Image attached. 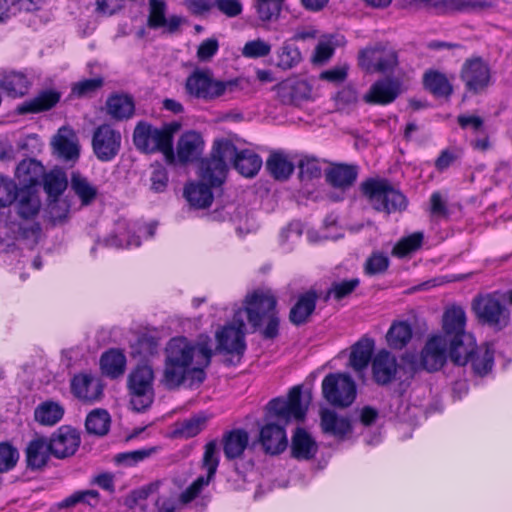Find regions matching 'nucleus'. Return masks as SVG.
I'll list each match as a JSON object with an SVG mask.
<instances>
[{
  "mask_svg": "<svg viewBox=\"0 0 512 512\" xmlns=\"http://www.w3.org/2000/svg\"><path fill=\"white\" fill-rule=\"evenodd\" d=\"M276 298L270 290L257 289L246 296L245 306L234 313L233 321L217 331V348L227 354L241 356L245 349V323L247 318L254 329H259L264 323L262 335L273 339L278 335L279 318L276 313Z\"/></svg>",
  "mask_w": 512,
  "mask_h": 512,
  "instance_id": "nucleus-1",
  "label": "nucleus"
},
{
  "mask_svg": "<svg viewBox=\"0 0 512 512\" xmlns=\"http://www.w3.org/2000/svg\"><path fill=\"white\" fill-rule=\"evenodd\" d=\"M211 340L200 337L196 342L186 337L172 338L165 348V361L160 383L168 390L185 385H200L205 368L211 362Z\"/></svg>",
  "mask_w": 512,
  "mask_h": 512,
  "instance_id": "nucleus-2",
  "label": "nucleus"
},
{
  "mask_svg": "<svg viewBox=\"0 0 512 512\" xmlns=\"http://www.w3.org/2000/svg\"><path fill=\"white\" fill-rule=\"evenodd\" d=\"M310 403V394L304 395L300 386L293 387L288 398H275L269 401L265 425L260 430V443L266 453L276 455L283 452L288 445L285 432L291 421H302Z\"/></svg>",
  "mask_w": 512,
  "mask_h": 512,
  "instance_id": "nucleus-3",
  "label": "nucleus"
},
{
  "mask_svg": "<svg viewBox=\"0 0 512 512\" xmlns=\"http://www.w3.org/2000/svg\"><path fill=\"white\" fill-rule=\"evenodd\" d=\"M180 128L181 124L177 121L166 123L161 128H155L145 121H140L133 132V143L141 152L160 151L167 157L173 158V138Z\"/></svg>",
  "mask_w": 512,
  "mask_h": 512,
  "instance_id": "nucleus-4",
  "label": "nucleus"
},
{
  "mask_svg": "<svg viewBox=\"0 0 512 512\" xmlns=\"http://www.w3.org/2000/svg\"><path fill=\"white\" fill-rule=\"evenodd\" d=\"M228 165L221 154L220 141H215L210 155L203 158L198 167V182H190L183 192H211L226 181Z\"/></svg>",
  "mask_w": 512,
  "mask_h": 512,
  "instance_id": "nucleus-5",
  "label": "nucleus"
},
{
  "mask_svg": "<svg viewBox=\"0 0 512 512\" xmlns=\"http://www.w3.org/2000/svg\"><path fill=\"white\" fill-rule=\"evenodd\" d=\"M239 84L238 79L217 80L210 69H195L185 82L188 96L206 102L213 101L227 92H233Z\"/></svg>",
  "mask_w": 512,
  "mask_h": 512,
  "instance_id": "nucleus-6",
  "label": "nucleus"
},
{
  "mask_svg": "<svg viewBox=\"0 0 512 512\" xmlns=\"http://www.w3.org/2000/svg\"><path fill=\"white\" fill-rule=\"evenodd\" d=\"M154 371L149 365L137 366L128 377L130 404L137 412L145 411L154 401Z\"/></svg>",
  "mask_w": 512,
  "mask_h": 512,
  "instance_id": "nucleus-7",
  "label": "nucleus"
},
{
  "mask_svg": "<svg viewBox=\"0 0 512 512\" xmlns=\"http://www.w3.org/2000/svg\"><path fill=\"white\" fill-rule=\"evenodd\" d=\"M472 310L478 321L501 330L509 323V310L497 293L476 296L472 301Z\"/></svg>",
  "mask_w": 512,
  "mask_h": 512,
  "instance_id": "nucleus-8",
  "label": "nucleus"
},
{
  "mask_svg": "<svg viewBox=\"0 0 512 512\" xmlns=\"http://www.w3.org/2000/svg\"><path fill=\"white\" fill-rule=\"evenodd\" d=\"M325 400L335 407H348L356 398V384L345 373H330L322 381Z\"/></svg>",
  "mask_w": 512,
  "mask_h": 512,
  "instance_id": "nucleus-9",
  "label": "nucleus"
},
{
  "mask_svg": "<svg viewBox=\"0 0 512 512\" xmlns=\"http://www.w3.org/2000/svg\"><path fill=\"white\" fill-rule=\"evenodd\" d=\"M358 64L366 72H391L398 65V54L388 44L376 43L360 50Z\"/></svg>",
  "mask_w": 512,
  "mask_h": 512,
  "instance_id": "nucleus-10",
  "label": "nucleus"
},
{
  "mask_svg": "<svg viewBox=\"0 0 512 512\" xmlns=\"http://www.w3.org/2000/svg\"><path fill=\"white\" fill-rule=\"evenodd\" d=\"M96 194H48V202L45 208V216L53 225L63 224L70 210L78 203V208L87 206L93 202Z\"/></svg>",
  "mask_w": 512,
  "mask_h": 512,
  "instance_id": "nucleus-11",
  "label": "nucleus"
},
{
  "mask_svg": "<svg viewBox=\"0 0 512 512\" xmlns=\"http://www.w3.org/2000/svg\"><path fill=\"white\" fill-rule=\"evenodd\" d=\"M221 154L226 163L232 162L234 168L244 177H254L262 166V159L255 152L244 149L237 150V147L229 140H219Z\"/></svg>",
  "mask_w": 512,
  "mask_h": 512,
  "instance_id": "nucleus-12",
  "label": "nucleus"
},
{
  "mask_svg": "<svg viewBox=\"0 0 512 512\" xmlns=\"http://www.w3.org/2000/svg\"><path fill=\"white\" fill-rule=\"evenodd\" d=\"M219 465V458L217 455V444L211 441L206 444L205 452L203 455V468L206 470V475L199 476L192 482L179 496V501L186 505L196 499L204 487L208 486L213 479L217 467Z\"/></svg>",
  "mask_w": 512,
  "mask_h": 512,
  "instance_id": "nucleus-13",
  "label": "nucleus"
},
{
  "mask_svg": "<svg viewBox=\"0 0 512 512\" xmlns=\"http://www.w3.org/2000/svg\"><path fill=\"white\" fill-rule=\"evenodd\" d=\"M460 78L467 91L478 94L491 84V70L480 57L467 59L462 66Z\"/></svg>",
  "mask_w": 512,
  "mask_h": 512,
  "instance_id": "nucleus-14",
  "label": "nucleus"
},
{
  "mask_svg": "<svg viewBox=\"0 0 512 512\" xmlns=\"http://www.w3.org/2000/svg\"><path fill=\"white\" fill-rule=\"evenodd\" d=\"M121 146V134L108 124L97 127L93 133L92 147L96 157L103 162L116 157Z\"/></svg>",
  "mask_w": 512,
  "mask_h": 512,
  "instance_id": "nucleus-15",
  "label": "nucleus"
},
{
  "mask_svg": "<svg viewBox=\"0 0 512 512\" xmlns=\"http://www.w3.org/2000/svg\"><path fill=\"white\" fill-rule=\"evenodd\" d=\"M360 167L357 164L332 162L324 170L326 183L334 189L350 190L356 183Z\"/></svg>",
  "mask_w": 512,
  "mask_h": 512,
  "instance_id": "nucleus-16",
  "label": "nucleus"
},
{
  "mask_svg": "<svg viewBox=\"0 0 512 512\" xmlns=\"http://www.w3.org/2000/svg\"><path fill=\"white\" fill-rule=\"evenodd\" d=\"M400 94V80L395 77H385L371 85L363 96V101L370 105H387L394 102Z\"/></svg>",
  "mask_w": 512,
  "mask_h": 512,
  "instance_id": "nucleus-17",
  "label": "nucleus"
},
{
  "mask_svg": "<svg viewBox=\"0 0 512 512\" xmlns=\"http://www.w3.org/2000/svg\"><path fill=\"white\" fill-rule=\"evenodd\" d=\"M467 317L465 310L458 305H452L443 313L442 316V337L445 340H451L456 337H464V343H471V333L466 331Z\"/></svg>",
  "mask_w": 512,
  "mask_h": 512,
  "instance_id": "nucleus-18",
  "label": "nucleus"
},
{
  "mask_svg": "<svg viewBox=\"0 0 512 512\" xmlns=\"http://www.w3.org/2000/svg\"><path fill=\"white\" fill-rule=\"evenodd\" d=\"M167 3L165 0H149V13L147 17V26L150 29H164L168 34H175L180 30L184 18L179 15L166 17Z\"/></svg>",
  "mask_w": 512,
  "mask_h": 512,
  "instance_id": "nucleus-19",
  "label": "nucleus"
},
{
  "mask_svg": "<svg viewBox=\"0 0 512 512\" xmlns=\"http://www.w3.org/2000/svg\"><path fill=\"white\" fill-rule=\"evenodd\" d=\"M448 357V341L441 334L432 335L421 352L422 365L428 371L442 368Z\"/></svg>",
  "mask_w": 512,
  "mask_h": 512,
  "instance_id": "nucleus-20",
  "label": "nucleus"
},
{
  "mask_svg": "<svg viewBox=\"0 0 512 512\" xmlns=\"http://www.w3.org/2000/svg\"><path fill=\"white\" fill-rule=\"evenodd\" d=\"M80 435L70 426H61L50 437L51 454L62 459L72 456L80 445Z\"/></svg>",
  "mask_w": 512,
  "mask_h": 512,
  "instance_id": "nucleus-21",
  "label": "nucleus"
},
{
  "mask_svg": "<svg viewBox=\"0 0 512 512\" xmlns=\"http://www.w3.org/2000/svg\"><path fill=\"white\" fill-rule=\"evenodd\" d=\"M45 167L35 159L22 160L16 168V176L22 186L19 192H31V189L41 187Z\"/></svg>",
  "mask_w": 512,
  "mask_h": 512,
  "instance_id": "nucleus-22",
  "label": "nucleus"
},
{
  "mask_svg": "<svg viewBox=\"0 0 512 512\" xmlns=\"http://www.w3.org/2000/svg\"><path fill=\"white\" fill-rule=\"evenodd\" d=\"M13 204L17 214L22 219H34L41 208V200L38 194H4L0 205Z\"/></svg>",
  "mask_w": 512,
  "mask_h": 512,
  "instance_id": "nucleus-23",
  "label": "nucleus"
},
{
  "mask_svg": "<svg viewBox=\"0 0 512 512\" xmlns=\"http://www.w3.org/2000/svg\"><path fill=\"white\" fill-rule=\"evenodd\" d=\"M204 149V141L200 133L186 131L177 142V158L182 164L197 160Z\"/></svg>",
  "mask_w": 512,
  "mask_h": 512,
  "instance_id": "nucleus-24",
  "label": "nucleus"
},
{
  "mask_svg": "<svg viewBox=\"0 0 512 512\" xmlns=\"http://www.w3.org/2000/svg\"><path fill=\"white\" fill-rule=\"evenodd\" d=\"M51 144L60 158L66 161L78 159L79 147L77 144V136L72 128L67 126L59 128Z\"/></svg>",
  "mask_w": 512,
  "mask_h": 512,
  "instance_id": "nucleus-25",
  "label": "nucleus"
},
{
  "mask_svg": "<svg viewBox=\"0 0 512 512\" xmlns=\"http://www.w3.org/2000/svg\"><path fill=\"white\" fill-rule=\"evenodd\" d=\"M71 389L77 398L87 402L98 400L103 390L99 379L88 374L74 376Z\"/></svg>",
  "mask_w": 512,
  "mask_h": 512,
  "instance_id": "nucleus-26",
  "label": "nucleus"
},
{
  "mask_svg": "<svg viewBox=\"0 0 512 512\" xmlns=\"http://www.w3.org/2000/svg\"><path fill=\"white\" fill-rule=\"evenodd\" d=\"M373 376L378 384L390 383L397 372V360L386 350L377 353L372 362Z\"/></svg>",
  "mask_w": 512,
  "mask_h": 512,
  "instance_id": "nucleus-27",
  "label": "nucleus"
},
{
  "mask_svg": "<svg viewBox=\"0 0 512 512\" xmlns=\"http://www.w3.org/2000/svg\"><path fill=\"white\" fill-rule=\"evenodd\" d=\"M61 94L52 89L40 91L35 97L25 101L18 107L20 114H36L48 111L60 101Z\"/></svg>",
  "mask_w": 512,
  "mask_h": 512,
  "instance_id": "nucleus-28",
  "label": "nucleus"
},
{
  "mask_svg": "<svg viewBox=\"0 0 512 512\" xmlns=\"http://www.w3.org/2000/svg\"><path fill=\"white\" fill-rule=\"evenodd\" d=\"M130 232V224L125 219H119L115 223L113 232L104 239L103 243L107 247L115 248L138 247L140 245L139 236H131Z\"/></svg>",
  "mask_w": 512,
  "mask_h": 512,
  "instance_id": "nucleus-29",
  "label": "nucleus"
},
{
  "mask_svg": "<svg viewBox=\"0 0 512 512\" xmlns=\"http://www.w3.org/2000/svg\"><path fill=\"white\" fill-rule=\"evenodd\" d=\"M51 454L50 443L44 437L31 440L26 448V461L31 469H40L45 466Z\"/></svg>",
  "mask_w": 512,
  "mask_h": 512,
  "instance_id": "nucleus-30",
  "label": "nucleus"
},
{
  "mask_svg": "<svg viewBox=\"0 0 512 512\" xmlns=\"http://www.w3.org/2000/svg\"><path fill=\"white\" fill-rule=\"evenodd\" d=\"M374 346V341L368 337H362L352 346L349 365L355 372L361 373L367 368L372 357Z\"/></svg>",
  "mask_w": 512,
  "mask_h": 512,
  "instance_id": "nucleus-31",
  "label": "nucleus"
},
{
  "mask_svg": "<svg viewBox=\"0 0 512 512\" xmlns=\"http://www.w3.org/2000/svg\"><path fill=\"white\" fill-rule=\"evenodd\" d=\"M368 204L375 210L392 213L404 210L407 206L405 194H364Z\"/></svg>",
  "mask_w": 512,
  "mask_h": 512,
  "instance_id": "nucleus-32",
  "label": "nucleus"
},
{
  "mask_svg": "<svg viewBox=\"0 0 512 512\" xmlns=\"http://www.w3.org/2000/svg\"><path fill=\"white\" fill-rule=\"evenodd\" d=\"M266 169L276 180L284 182L293 174L295 166L283 152H273L266 161Z\"/></svg>",
  "mask_w": 512,
  "mask_h": 512,
  "instance_id": "nucleus-33",
  "label": "nucleus"
},
{
  "mask_svg": "<svg viewBox=\"0 0 512 512\" xmlns=\"http://www.w3.org/2000/svg\"><path fill=\"white\" fill-rule=\"evenodd\" d=\"M475 337L471 334V343H464V337H456L448 340V350L450 360L459 366H465L469 363V358L478 349Z\"/></svg>",
  "mask_w": 512,
  "mask_h": 512,
  "instance_id": "nucleus-34",
  "label": "nucleus"
},
{
  "mask_svg": "<svg viewBox=\"0 0 512 512\" xmlns=\"http://www.w3.org/2000/svg\"><path fill=\"white\" fill-rule=\"evenodd\" d=\"M321 427L324 433L342 438L351 431L348 418L338 416L334 411L324 409L321 411Z\"/></svg>",
  "mask_w": 512,
  "mask_h": 512,
  "instance_id": "nucleus-35",
  "label": "nucleus"
},
{
  "mask_svg": "<svg viewBox=\"0 0 512 512\" xmlns=\"http://www.w3.org/2000/svg\"><path fill=\"white\" fill-rule=\"evenodd\" d=\"M316 300L317 294L314 291H308L302 294L290 310V321L295 325L304 324L314 312Z\"/></svg>",
  "mask_w": 512,
  "mask_h": 512,
  "instance_id": "nucleus-36",
  "label": "nucleus"
},
{
  "mask_svg": "<svg viewBox=\"0 0 512 512\" xmlns=\"http://www.w3.org/2000/svg\"><path fill=\"white\" fill-rule=\"evenodd\" d=\"M107 113L116 120L128 119L134 114V101L129 95L113 94L106 101Z\"/></svg>",
  "mask_w": 512,
  "mask_h": 512,
  "instance_id": "nucleus-37",
  "label": "nucleus"
},
{
  "mask_svg": "<svg viewBox=\"0 0 512 512\" xmlns=\"http://www.w3.org/2000/svg\"><path fill=\"white\" fill-rule=\"evenodd\" d=\"M279 95L285 103L296 104L310 95L311 88L306 81H284L279 85Z\"/></svg>",
  "mask_w": 512,
  "mask_h": 512,
  "instance_id": "nucleus-38",
  "label": "nucleus"
},
{
  "mask_svg": "<svg viewBox=\"0 0 512 512\" xmlns=\"http://www.w3.org/2000/svg\"><path fill=\"white\" fill-rule=\"evenodd\" d=\"M292 455L297 459H311L317 452L314 439L301 428H297L292 437Z\"/></svg>",
  "mask_w": 512,
  "mask_h": 512,
  "instance_id": "nucleus-39",
  "label": "nucleus"
},
{
  "mask_svg": "<svg viewBox=\"0 0 512 512\" xmlns=\"http://www.w3.org/2000/svg\"><path fill=\"white\" fill-rule=\"evenodd\" d=\"M249 441L248 433L242 429L230 431L224 436L223 450L227 459H236L242 456Z\"/></svg>",
  "mask_w": 512,
  "mask_h": 512,
  "instance_id": "nucleus-40",
  "label": "nucleus"
},
{
  "mask_svg": "<svg viewBox=\"0 0 512 512\" xmlns=\"http://www.w3.org/2000/svg\"><path fill=\"white\" fill-rule=\"evenodd\" d=\"M473 372L478 376L488 374L494 364V350L488 343L478 347L476 352L469 358V363Z\"/></svg>",
  "mask_w": 512,
  "mask_h": 512,
  "instance_id": "nucleus-41",
  "label": "nucleus"
},
{
  "mask_svg": "<svg viewBox=\"0 0 512 512\" xmlns=\"http://www.w3.org/2000/svg\"><path fill=\"white\" fill-rule=\"evenodd\" d=\"M412 338V327L407 321H394L386 333V341L390 348L403 349Z\"/></svg>",
  "mask_w": 512,
  "mask_h": 512,
  "instance_id": "nucleus-42",
  "label": "nucleus"
},
{
  "mask_svg": "<svg viewBox=\"0 0 512 512\" xmlns=\"http://www.w3.org/2000/svg\"><path fill=\"white\" fill-rule=\"evenodd\" d=\"M435 7L441 13L474 12L490 8L491 3L486 0H442L435 3Z\"/></svg>",
  "mask_w": 512,
  "mask_h": 512,
  "instance_id": "nucleus-43",
  "label": "nucleus"
},
{
  "mask_svg": "<svg viewBox=\"0 0 512 512\" xmlns=\"http://www.w3.org/2000/svg\"><path fill=\"white\" fill-rule=\"evenodd\" d=\"M63 415V407L53 401L41 403L34 411L35 420L45 426L55 425L62 419Z\"/></svg>",
  "mask_w": 512,
  "mask_h": 512,
  "instance_id": "nucleus-44",
  "label": "nucleus"
},
{
  "mask_svg": "<svg viewBox=\"0 0 512 512\" xmlns=\"http://www.w3.org/2000/svg\"><path fill=\"white\" fill-rule=\"evenodd\" d=\"M100 364L105 375L117 378L124 373L126 358L120 351L110 350L102 355Z\"/></svg>",
  "mask_w": 512,
  "mask_h": 512,
  "instance_id": "nucleus-45",
  "label": "nucleus"
},
{
  "mask_svg": "<svg viewBox=\"0 0 512 512\" xmlns=\"http://www.w3.org/2000/svg\"><path fill=\"white\" fill-rule=\"evenodd\" d=\"M276 54V66L282 70L293 69L302 61L300 50L297 46L291 43V40L283 42Z\"/></svg>",
  "mask_w": 512,
  "mask_h": 512,
  "instance_id": "nucleus-46",
  "label": "nucleus"
},
{
  "mask_svg": "<svg viewBox=\"0 0 512 512\" xmlns=\"http://www.w3.org/2000/svg\"><path fill=\"white\" fill-rule=\"evenodd\" d=\"M424 85L433 95L437 97H449L452 92V86L447 77L437 71H428L424 74Z\"/></svg>",
  "mask_w": 512,
  "mask_h": 512,
  "instance_id": "nucleus-47",
  "label": "nucleus"
},
{
  "mask_svg": "<svg viewBox=\"0 0 512 512\" xmlns=\"http://www.w3.org/2000/svg\"><path fill=\"white\" fill-rule=\"evenodd\" d=\"M29 81L25 74L21 72H10L6 74L1 82V88L8 96L16 98L27 93Z\"/></svg>",
  "mask_w": 512,
  "mask_h": 512,
  "instance_id": "nucleus-48",
  "label": "nucleus"
},
{
  "mask_svg": "<svg viewBox=\"0 0 512 512\" xmlns=\"http://www.w3.org/2000/svg\"><path fill=\"white\" fill-rule=\"evenodd\" d=\"M10 229L15 239L27 240L32 244H36L41 235V226L33 219H22L20 222L12 223Z\"/></svg>",
  "mask_w": 512,
  "mask_h": 512,
  "instance_id": "nucleus-49",
  "label": "nucleus"
},
{
  "mask_svg": "<svg viewBox=\"0 0 512 512\" xmlns=\"http://www.w3.org/2000/svg\"><path fill=\"white\" fill-rule=\"evenodd\" d=\"M41 186L44 192H65L68 187V176L60 167H54L50 171H45Z\"/></svg>",
  "mask_w": 512,
  "mask_h": 512,
  "instance_id": "nucleus-50",
  "label": "nucleus"
},
{
  "mask_svg": "<svg viewBox=\"0 0 512 512\" xmlns=\"http://www.w3.org/2000/svg\"><path fill=\"white\" fill-rule=\"evenodd\" d=\"M85 426L88 433L103 436L109 431L110 415L106 410L96 409L88 414Z\"/></svg>",
  "mask_w": 512,
  "mask_h": 512,
  "instance_id": "nucleus-51",
  "label": "nucleus"
},
{
  "mask_svg": "<svg viewBox=\"0 0 512 512\" xmlns=\"http://www.w3.org/2000/svg\"><path fill=\"white\" fill-rule=\"evenodd\" d=\"M425 210L432 222H439L449 217L451 206L444 194H432Z\"/></svg>",
  "mask_w": 512,
  "mask_h": 512,
  "instance_id": "nucleus-52",
  "label": "nucleus"
},
{
  "mask_svg": "<svg viewBox=\"0 0 512 512\" xmlns=\"http://www.w3.org/2000/svg\"><path fill=\"white\" fill-rule=\"evenodd\" d=\"M104 86V78L97 76L92 79H83L74 83L71 87V94L77 98L94 96Z\"/></svg>",
  "mask_w": 512,
  "mask_h": 512,
  "instance_id": "nucleus-53",
  "label": "nucleus"
},
{
  "mask_svg": "<svg viewBox=\"0 0 512 512\" xmlns=\"http://www.w3.org/2000/svg\"><path fill=\"white\" fill-rule=\"evenodd\" d=\"M207 418L203 415H196L177 424L175 434L183 438L196 436L205 427Z\"/></svg>",
  "mask_w": 512,
  "mask_h": 512,
  "instance_id": "nucleus-54",
  "label": "nucleus"
},
{
  "mask_svg": "<svg viewBox=\"0 0 512 512\" xmlns=\"http://www.w3.org/2000/svg\"><path fill=\"white\" fill-rule=\"evenodd\" d=\"M424 238L423 232H414L409 236L403 237L393 248L392 254L398 257H404L411 252L416 251L422 245Z\"/></svg>",
  "mask_w": 512,
  "mask_h": 512,
  "instance_id": "nucleus-55",
  "label": "nucleus"
},
{
  "mask_svg": "<svg viewBox=\"0 0 512 512\" xmlns=\"http://www.w3.org/2000/svg\"><path fill=\"white\" fill-rule=\"evenodd\" d=\"M131 349V354L134 357L139 356L141 359H146L157 353L158 342L155 337L144 334L131 345Z\"/></svg>",
  "mask_w": 512,
  "mask_h": 512,
  "instance_id": "nucleus-56",
  "label": "nucleus"
},
{
  "mask_svg": "<svg viewBox=\"0 0 512 512\" xmlns=\"http://www.w3.org/2000/svg\"><path fill=\"white\" fill-rule=\"evenodd\" d=\"M321 176V168L314 158H303L298 163V178L302 183H309Z\"/></svg>",
  "mask_w": 512,
  "mask_h": 512,
  "instance_id": "nucleus-57",
  "label": "nucleus"
},
{
  "mask_svg": "<svg viewBox=\"0 0 512 512\" xmlns=\"http://www.w3.org/2000/svg\"><path fill=\"white\" fill-rule=\"evenodd\" d=\"M284 0H256V10L260 20L271 21L280 14Z\"/></svg>",
  "mask_w": 512,
  "mask_h": 512,
  "instance_id": "nucleus-58",
  "label": "nucleus"
},
{
  "mask_svg": "<svg viewBox=\"0 0 512 512\" xmlns=\"http://www.w3.org/2000/svg\"><path fill=\"white\" fill-rule=\"evenodd\" d=\"M68 185L72 192H98L99 187L79 170H73L68 177Z\"/></svg>",
  "mask_w": 512,
  "mask_h": 512,
  "instance_id": "nucleus-59",
  "label": "nucleus"
},
{
  "mask_svg": "<svg viewBox=\"0 0 512 512\" xmlns=\"http://www.w3.org/2000/svg\"><path fill=\"white\" fill-rule=\"evenodd\" d=\"M242 55L246 58H262L266 57L271 52V45L264 40L258 38L245 43L242 48Z\"/></svg>",
  "mask_w": 512,
  "mask_h": 512,
  "instance_id": "nucleus-60",
  "label": "nucleus"
},
{
  "mask_svg": "<svg viewBox=\"0 0 512 512\" xmlns=\"http://www.w3.org/2000/svg\"><path fill=\"white\" fill-rule=\"evenodd\" d=\"M360 192H399L391 182L383 177L375 176L365 179L360 184Z\"/></svg>",
  "mask_w": 512,
  "mask_h": 512,
  "instance_id": "nucleus-61",
  "label": "nucleus"
},
{
  "mask_svg": "<svg viewBox=\"0 0 512 512\" xmlns=\"http://www.w3.org/2000/svg\"><path fill=\"white\" fill-rule=\"evenodd\" d=\"M389 266V258L381 252H374L366 260L364 270L368 275L383 273Z\"/></svg>",
  "mask_w": 512,
  "mask_h": 512,
  "instance_id": "nucleus-62",
  "label": "nucleus"
},
{
  "mask_svg": "<svg viewBox=\"0 0 512 512\" xmlns=\"http://www.w3.org/2000/svg\"><path fill=\"white\" fill-rule=\"evenodd\" d=\"M19 459L17 449L8 443L0 444V473L11 470Z\"/></svg>",
  "mask_w": 512,
  "mask_h": 512,
  "instance_id": "nucleus-63",
  "label": "nucleus"
},
{
  "mask_svg": "<svg viewBox=\"0 0 512 512\" xmlns=\"http://www.w3.org/2000/svg\"><path fill=\"white\" fill-rule=\"evenodd\" d=\"M358 285V278L344 280L341 282H334L331 285V288L328 290L325 299H328L330 296H333L335 299L341 300L342 298L349 295Z\"/></svg>",
  "mask_w": 512,
  "mask_h": 512,
  "instance_id": "nucleus-64",
  "label": "nucleus"
}]
</instances>
